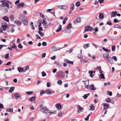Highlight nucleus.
<instances>
[{
    "mask_svg": "<svg viewBox=\"0 0 121 121\" xmlns=\"http://www.w3.org/2000/svg\"><path fill=\"white\" fill-rule=\"evenodd\" d=\"M60 6L61 7V8L63 9H67L68 8V6L65 5Z\"/></svg>",
    "mask_w": 121,
    "mask_h": 121,
    "instance_id": "nucleus-21",
    "label": "nucleus"
},
{
    "mask_svg": "<svg viewBox=\"0 0 121 121\" xmlns=\"http://www.w3.org/2000/svg\"><path fill=\"white\" fill-rule=\"evenodd\" d=\"M58 28L56 30V32H59L62 29V26L61 25H59Z\"/></svg>",
    "mask_w": 121,
    "mask_h": 121,
    "instance_id": "nucleus-16",
    "label": "nucleus"
},
{
    "mask_svg": "<svg viewBox=\"0 0 121 121\" xmlns=\"http://www.w3.org/2000/svg\"><path fill=\"white\" fill-rule=\"evenodd\" d=\"M107 61L109 63L112 64V63L113 61L112 58L108 57L107 59Z\"/></svg>",
    "mask_w": 121,
    "mask_h": 121,
    "instance_id": "nucleus-8",
    "label": "nucleus"
},
{
    "mask_svg": "<svg viewBox=\"0 0 121 121\" xmlns=\"http://www.w3.org/2000/svg\"><path fill=\"white\" fill-rule=\"evenodd\" d=\"M65 62L69 64V63L70 61L68 59H66L65 60Z\"/></svg>",
    "mask_w": 121,
    "mask_h": 121,
    "instance_id": "nucleus-63",
    "label": "nucleus"
},
{
    "mask_svg": "<svg viewBox=\"0 0 121 121\" xmlns=\"http://www.w3.org/2000/svg\"><path fill=\"white\" fill-rule=\"evenodd\" d=\"M70 10L72 11L73 10L74 8V5L73 4H71L70 6Z\"/></svg>",
    "mask_w": 121,
    "mask_h": 121,
    "instance_id": "nucleus-24",
    "label": "nucleus"
},
{
    "mask_svg": "<svg viewBox=\"0 0 121 121\" xmlns=\"http://www.w3.org/2000/svg\"><path fill=\"white\" fill-rule=\"evenodd\" d=\"M117 12L116 11H112V12H110V14L111 13V17H115L117 15Z\"/></svg>",
    "mask_w": 121,
    "mask_h": 121,
    "instance_id": "nucleus-12",
    "label": "nucleus"
},
{
    "mask_svg": "<svg viewBox=\"0 0 121 121\" xmlns=\"http://www.w3.org/2000/svg\"><path fill=\"white\" fill-rule=\"evenodd\" d=\"M3 18L4 20L6 21L7 22H9V19L7 16H4L3 17Z\"/></svg>",
    "mask_w": 121,
    "mask_h": 121,
    "instance_id": "nucleus-29",
    "label": "nucleus"
},
{
    "mask_svg": "<svg viewBox=\"0 0 121 121\" xmlns=\"http://www.w3.org/2000/svg\"><path fill=\"white\" fill-rule=\"evenodd\" d=\"M109 54L108 53H104L103 54V56L104 58L106 59L107 58L108 56H109Z\"/></svg>",
    "mask_w": 121,
    "mask_h": 121,
    "instance_id": "nucleus-13",
    "label": "nucleus"
},
{
    "mask_svg": "<svg viewBox=\"0 0 121 121\" xmlns=\"http://www.w3.org/2000/svg\"><path fill=\"white\" fill-rule=\"evenodd\" d=\"M107 94L108 95H109L110 96H112V92H111L109 91H107Z\"/></svg>",
    "mask_w": 121,
    "mask_h": 121,
    "instance_id": "nucleus-45",
    "label": "nucleus"
},
{
    "mask_svg": "<svg viewBox=\"0 0 121 121\" xmlns=\"http://www.w3.org/2000/svg\"><path fill=\"white\" fill-rule=\"evenodd\" d=\"M36 37L37 39H41L40 37L39 36V35L38 34H36Z\"/></svg>",
    "mask_w": 121,
    "mask_h": 121,
    "instance_id": "nucleus-56",
    "label": "nucleus"
},
{
    "mask_svg": "<svg viewBox=\"0 0 121 121\" xmlns=\"http://www.w3.org/2000/svg\"><path fill=\"white\" fill-rule=\"evenodd\" d=\"M83 82H84V85L85 86V88L87 89H89V81L88 80L86 81H83Z\"/></svg>",
    "mask_w": 121,
    "mask_h": 121,
    "instance_id": "nucleus-5",
    "label": "nucleus"
},
{
    "mask_svg": "<svg viewBox=\"0 0 121 121\" xmlns=\"http://www.w3.org/2000/svg\"><path fill=\"white\" fill-rule=\"evenodd\" d=\"M106 102L108 103H110L111 101V100L109 98H107L106 99Z\"/></svg>",
    "mask_w": 121,
    "mask_h": 121,
    "instance_id": "nucleus-34",
    "label": "nucleus"
},
{
    "mask_svg": "<svg viewBox=\"0 0 121 121\" xmlns=\"http://www.w3.org/2000/svg\"><path fill=\"white\" fill-rule=\"evenodd\" d=\"M76 21L77 23H80L81 22L80 18V17H78L76 19Z\"/></svg>",
    "mask_w": 121,
    "mask_h": 121,
    "instance_id": "nucleus-32",
    "label": "nucleus"
},
{
    "mask_svg": "<svg viewBox=\"0 0 121 121\" xmlns=\"http://www.w3.org/2000/svg\"><path fill=\"white\" fill-rule=\"evenodd\" d=\"M46 93L45 91H43L42 90L40 92V95H42L43 94H45Z\"/></svg>",
    "mask_w": 121,
    "mask_h": 121,
    "instance_id": "nucleus-42",
    "label": "nucleus"
},
{
    "mask_svg": "<svg viewBox=\"0 0 121 121\" xmlns=\"http://www.w3.org/2000/svg\"><path fill=\"white\" fill-rule=\"evenodd\" d=\"M56 106L57 108L59 110L61 108V105L59 104H56Z\"/></svg>",
    "mask_w": 121,
    "mask_h": 121,
    "instance_id": "nucleus-18",
    "label": "nucleus"
},
{
    "mask_svg": "<svg viewBox=\"0 0 121 121\" xmlns=\"http://www.w3.org/2000/svg\"><path fill=\"white\" fill-rule=\"evenodd\" d=\"M58 83L60 85H61L62 83V81L60 80H58Z\"/></svg>",
    "mask_w": 121,
    "mask_h": 121,
    "instance_id": "nucleus-52",
    "label": "nucleus"
},
{
    "mask_svg": "<svg viewBox=\"0 0 121 121\" xmlns=\"http://www.w3.org/2000/svg\"><path fill=\"white\" fill-rule=\"evenodd\" d=\"M57 71V69L56 68H55L53 70V73H54L56 72Z\"/></svg>",
    "mask_w": 121,
    "mask_h": 121,
    "instance_id": "nucleus-64",
    "label": "nucleus"
},
{
    "mask_svg": "<svg viewBox=\"0 0 121 121\" xmlns=\"http://www.w3.org/2000/svg\"><path fill=\"white\" fill-rule=\"evenodd\" d=\"M72 25L71 23H69V24L66 27V29H69L70 28H72Z\"/></svg>",
    "mask_w": 121,
    "mask_h": 121,
    "instance_id": "nucleus-25",
    "label": "nucleus"
},
{
    "mask_svg": "<svg viewBox=\"0 0 121 121\" xmlns=\"http://www.w3.org/2000/svg\"><path fill=\"white\" fill-rule=\"evenodd\" d=\"M39 31H41L43 30V28L41 27H39Z\"/></svg>",
    "mask_w": 121,
    "mask_h": 121,
    "instance_id": "nucleus-61",
    "label": "nucleus"
},
{
    "mask_svg": "<svg viewBox=\"0 0 121 121\" xmlns=\"http://www.w3.org/2000/svg\"><path fill=\"white\" fill-rule=\"evenodd\" d=\"M19 18L23 22V23H27L28 22L27 18L26 17L22 16L19 17Z\"/></svg>",
    "mask_w": 121,
    "mask_h": 121,
    "instance_id": "nucleus-4",
    "label": "nucleus"
},
{
    "mask_svg": "<svg viewBox=\"0 0 121 121\" xmlns=\"http://www.w3.org/2000/svg\"><path fill=\"white\" fill-rule=\"evenodd\" d=\"M29 69V67L28 66H26L25 68V70L23 71V72H25L27 70H28Z\"/></svg>",
    "mask_w": 121,
    "mask_h": 121,
    "instance_id": "nucleus-38",
    "label": "nucleus"
},
{
    "mask_svg": "<svg viewBox=\"0 0 121 121\" xmlns=\"http://www.w3.org/2000/svg\"><path fill=\"white\" fill-rule=\"evenodd\" d=\"M104 109L105 110L109 107V104L107 103H104L103 104Z\"/></svg>",
    "mask_w": 121,
    "mask_h": 121,
    "instance_id": "nucleus-10",
    "label": "nucleus"
},
{
    "mask_svg": "<svg viewBox=\"0 0 121 121\" xmlns=\"http://www.w3.org/2000/svg\"><path fill=\"white\" fill-rule=\"evenodd\" d=\"M68 18L65 17L63 20V23H66V21L67 20Z\"/></svg>",
    "mask_w": 121,
    "mask_h": 121,
    "instance_id": "nucleus-58",
    "label": "nucleus"
},
{
    "mask_svg": "<svg viewBox=\"0 0 121 121\" xmlns=\"http://www.w3.org/2000/svg\"><path fill=\"white\" fill-rule=\"evenodd\" d=\"M11 62L10 61H9L6 64H5V65H11Z\"/></svg>",
    "mask_w": 121,
    "mask_h": 121,
    "instance_id": "nucleus-62",
    "label": "nucleus"
},
{
    "mask_svg": "<svg viewBox=\"0 0 121 121\" xmlns=\"http://www.w3.org/2000/svg\"><path fill=\"white\" fill-rule=\"evenodd\" d=\"M9 53H7L4 56V58L5 59H7L9 57Z\"/></svg>",
    "mask_w": 121,
    "mask_h": 121,
    "instance_id": "nucleus-44",
    "label": "nucleus"
},
{
    "mask_svg": "<svg viewBox=\"0 0 121 121\" xmlns=\"http://www.w3.org/2000/svg\"><path fill=\"white\" fill-rule=\"evenodd\" d=\"M1 2H2V5H4V6H5L8 8L9 7V5L6 2L3 1H1Z\"/></svg>",
    "mask_w": 121,
    "mask_h": 121,
    "instance_id": "nucleus-7",
    "label": "nucleus"
},
{
    "mask_svg": "<svg viewBox=\"0 0 121 121\" xmlns=\"http://www.w3.org/2000/svg\"><path fill=\"white\" fill-rule=\"evenodd\" d=\"M92 27L88 26H86L85 27V30L87 31H91L92 30Z\"/></svg>",
    "mask_w": 121,
    "mask_h": 121,
    "instance_id": "nucleus-6",
    "label": "nucleus"
},
{
    "mask_svg": "<svg viewBox=\"0 0 121 121\" xmlns=\"http://www.w3.org/2000/svg\"><path fill=\"white\" fill-rule=\"evenodd\" d=\"M6 111L7 112H9L11 113H13V110L12 108L7 109H6Z\"/></svg>",
    "mask_w": 121,
    "mask_h": 121,
    "instance_id": "nucleus-23",
    "label": "nucleus"
},
{
    "mask_svg": "<svg viewBox=\"0 0 121 121\" xmlns=\"http://www.w3.org/2000/svg\"><path fill=\"white\" fill-rule=\"evenodd\" d=\"M56 74L57 76L61 78H63L65 76L64 73L61 71H60L57 72L56 73Z\"/></svg>",
    "mask_w": 121,
    "mask_h": 121,
    "instance_id": "nucleus-1",
    "label": "nucleus"
},
{
    "mask_svg": "<svg viewBox=\"0 0 121 121\" xmlns=\"http://www.w3.org/2000/svg\"><path fill=\"white\" fill-rule=\"evenodd\" d=\"M7 27L8 26L7 24L3 25L1 26V28L2 29V28L3 30L4 31H5L6 30V28H7Z\"/></svg>",
    "mask_w": 121,
    "mask_h": 121,
    "instance_id": "nucleus-11",
    "label": "nucleus"
},
{
    "mask_svg": "<svg viewBox=\"0 0 121 121\" xmlns=\"http://www.w3.org/2000/svg\"><path fill=\"white\" fill-rule=\"evenodd\" d=\"M112 57L113 59L115 61H116L117 60V58L116 57V56H113Z\"/></svg>",
    "mask_w": 121,
    "mask_h": 121,
    "instance_id": "nucleus-57",
    "label": "nucleus"
},
{
    "mask_svg": "<svg viewBox=\"0 0 121 121\" xmlns=\"http://www.w3.org/2000/svg\"><path fill=\"white\" fill-rule=\"evenodd\" d=\"M75 5L77 7H79L80 5V3L79 1H77Z\"/></svg>",
    "mask_w": 121,
    "mask_h": 121,
    "instance_id": "nucleus-39",
    "label": "nucleus"
},
{
    "mask_svg": "<svg viewBox=\"0 0 121 121\" xmlns=\"http://www.w3.org/2000/svg\"><path fill=\"white\" fill-rule=\"evenodd\" d=\"M100 77L102 79H104L105 78L104 75L103 74H100Z\"/></svg>",
    "mask_w": 121,
    "mask_h": 121,
    "instance_id": "nucleus-54",
    "label": "nucleus"
},
{
    "mask_svg": "<svg viewBox=\"0 0 121 121\" xmlns=\"http://www.w3.org/2000/svg\"><path fill=\"white\" fill-rule=\"evenodd\" d=\"M90 110H94L95 109V106L91 104L90 105Z\"/></svg>",
    "mask_w": 121,
    "mask_h": 121,
    "instance_id": "nucleus-20",
    "label": "nucleus"
},
{
    "mask_svg": "<svg viewBox=\"0 0 121 121\" xmlns=\"http://www.w3.org/2000/svg\"><path fill=\"white\" fill-rule=\"evenodd\" d=\"M24 5V3L23 2L20 3L17 5V7L18 8H19L23 7Z\"/></svg>",
    "mask_w": 121,
    "mask_h": 121,
    "instance_id": "nucleus-9",
    "label": "nucleus"
},
{
    "mask_svg": "<svg viewBox=\"0 0 121 121\" xmlns=\"http://www.w3.org/2000/svg\"><path fill=\"white\" fill-rule=\"evenodd\" d=\"M17 69L19 73H21L22 71L23 72L24 71L23 68L20 67H18Z\"/></svg>",
    "mask_w": 121,
    "mask_h": 121,
    "instance_id": "nucleus-15",
    "label": "nucleus"
},
{
    "mask_svg": "<svg viewBox=\"0 0 121 121\" xmlns=\"http://www.w3.org/2000/svg\"><path fill=\"white\" fill-rule=\"evenodd\" d=\"M45 93L48 95H50L51 94V91L50 89H48L47 90L45 91Z\"/></svg>",
    "mask_w": 121,
    "mask_h": 121,
    "instance_id": "nucleus-22",
    "label": "nucleus"
},
{
    "mask_svg": "<svg viewBox=\"0 0 121 121\" xmlns=\"http://www.w3.org/2000/svg\"><path fill=\"white\" fill-rule=\"evenodd\" d=\"M89 89H91V90H95L96 89V88H95L93 84L89 86Z\"/></svg>",
    "mask_w": 121,
    "mask_h": 121,
    "instance_id": "nucleus-14",
    "label": "nucleus"
},
{
    "mask_svg": "<svg viewBox=\"0 0 121 121\" xmlns=\"http://www.w3.org/2000/svg\"><path fill=\"white\" fill-rule=\"evenodd\" d=\"M35 96H33L29 99V100L31 101H33L35 99Z\"/></svg>",
    "mask_w": 121,
    "mask_h": 121,
    "instance_id": "nucleus-27",
    "label": "nucleus"
},
{
    "mask_svg": "<svg viewBox=\"0 0 121 121\" xmlns=\"http://www.w3.org/2000/svg\"><path fill=\"white\" fill-rule=\"evenodd\" d=\"M89 46V43H88L86 44H85L83 46L84 48H85L86 49Z\"/></svg>",
    "mask_w": 121,
    "mask_h": 121,
    "instance_id": "nucleus-35",
    "label": "nucleus"
},
{
    "mask_svg": "<svg viewBox=\"0 0 121 121\" xmlns=\"http://www.w3.org/2000/svg\"><path fill=\"white\" fill-rule=\"evenodd\" d=\"M10 18L11 20L12 21H14V18L13 15H10Z\"/></svg>",
    "mask_w": 121,
    "mask_h": 121,
    "instance_id": "nucleus-43",
    "label": "nucleus"
},
{
    "mask_svg": "<svg viewBox=\"0 0 121 121\" xmlns=\"http://www.w3.org/2000/svg\"><path fill=\"white\" fill-rule=\"evenodd\" d=\"M38 33L41 36L43 37V36L44 35V34L41 32L40 31H39Z\"/></svg>",
    "mask_w": 121,
    "mask_h": 121,
    "instance_id": "nucleus-41",
    "label": "nucleus"
},
{
    "mask_svg": "<svg viewBox=\"0 0 121 121\" xmlns=\"http://www.w3.org/2000/svg\"><path fill=\"white\" fill-rule=\"evenodd\" d=\"M13 45L11 47L14 48L16 49V50H17L16 48H17V47L15 45L14 43H13Z\"/></svg>",
    "mask_w": 121,
    "mask_h": 121,
    "instance_id": "nucleus-48",
    "label": "nucleus"
},
{
    "mask_svg": "<svg viewBox=\"0 0 121 121\" xmlns=\"http://www.w3.org/2000/svg\"><path fill=\"white\" fill-rule=\"evenodd\" d=\"M40 16L42 18L44 19H46L45 16L42 13H40Z\"/></svg>",
    "mask_w": 121,
    "mask_h": 121,
    "instance_id": "nucleus-33",
    "label": "nucleus"
},
{
    "mask_svg": "<svg viewBox=\"0 0 121 121\" xmlns=\"http://www.w3.org/2000/svg\"><path fill=\"white\" fill-rule=\"evenodd\" d=\"M77 112L79 113L83 111L84 109L82 107L79 105H77Z\"/></svg>",
    "mask_w": 121,
    "mask_h": 121,
    "instance_id": "nucleus-2",
    "label": "nucleus"
},
{
    "mask_svg": "<svg viewBox=\"0 0 121 121\" xmlns=\"http://www.w3.org/2000/svg\"><path fill=\"white\" fill-rule=\"evenodd\" d=\"M93 30L95 32H98V29L97 27H96L93 29Z\"/></svg>",
    "mask_w": 121,
    "mask_h": 121,
    "instance_id": "nucleus-53",
    "label": "nucleus"
},
{
    "mask_svg": "<svg viewBox=\"0 0 121 121\" xmlns=\"http://www.w3.org/2000/svg\"><path fill=\"white\" fill-rule=\"evenodd\" d=\"M54 64L56 65H60V63L57 61H55L54 62Z\"/></svg>",
    "mask_w": 121,
    "mask_h": 121,
    "instance_id": "nucleus-40",
    "label": "nucleus"
},
{
    "mask_svg": "<svg viewBox=\"0 0 121 121\" xmlns=\"http://www.w3.org/2000/svg\"><path fill=\"white\" fill-rule=\"evenodd\" d=\"M33 91H27L26 92V93L28 95H30L32 94L33 93Z\"/></svg>",
    "mask_w": 121,
    "mask_h": 121,
    "instance_id": "nucleus-37",
    "label": "nucleus"
},
{
    "mask_svg": "<svg viewBox=\"0 0 121 121\" xmlns=\"http://www.w3.org/2000/svg\"><path fill=\"white\" fill-rule=\"evenodd\" d=\"M115 45H113L112 47V50L113 51H115Z\"/></svg>",
    "mask_w": 121,
    "mask_h": 121,
    "instance_id": "nucleus-49",
    "label": "nucleus"
},
{
    "mask_svg": "<svg viewBox=\"0 0 121 121\" xmlns=\"http://www.w3.org/2000/svg\"><path fill=\"white\" fill-rule=\"evenodd\" d=\"M46 113V114L48 116L50 115V112L49 110H48L47 108V109L46 110H45L44 112Z\"/></svg>",
    "mask_w": 121,
    "mask_h": 121,
    "instance_id": "nucleus-17",
    "label": "nucleus"
},
{
    "mask_svg": "<svg viewBox=\"0 0 121 121\" xmlns=\"http://www.w3.org/2000/svg\"><path fill=\"white\" fill-rule=\"evenodd\" d=\"M18 47L20 48H23L22 45L20 43L19 44L18 46Z\"/></svg>",
    "mask_w": 121,
    "mask_h": 121,
    "instance_id": "nucleus-55",
    "label": "nucleus"
},
{
    "mask_svg": "<svg viewBox=\"0 0 121 121\" xmlns=\"http://www.w3.org/2000/svg\"><path fill=\"white\" fill-rule=\"evenodd\" d=\"M30 25L31 26V28L33 30H34L35 29V27L34 26V25H33V23H31L30 24Z\"/></svg>",
    "mask_w": 121,
    "mask_h": 121,
    "instance_id": "nucleus-46",
    "label": "nucleus"
},
{
    "mask_svg": "<svg viewBox=\"0 0 121 121\" xmlns=\"http://www.w3.org/2000/svg\"><path fill=\"white\" fill-rule=\"evenodd\" d=\"M99 17L101 19H102L104 17V15L102 13H100L99 14Z\"/></svg>",
    "mask_w": 121,
    "mask_h": 121,
    "instance_id": "nucleus-31",
    "label": "nucleus"
},
{
    "mask_svg": "<svg viewBox=\"0 0 121 121\" xmlns=\"http://www.w3.org/2000/svg\"><path fill=\"white\" fill-rule=\"evenodd\" d=\"M39 107L40 110L44 112V111L46 110L47 108L45 106H43L42 104H41L39 105Z\"/></svg>",
    "mask_w": 121,
    "mask_h": 121,
    "instance_id": "nucleus-3",
    "label": "nucleus"
},
{
    "mask_svg": "<svg viewBox=\"0 0 121 121\" xmlns=\"http://www.w3.org/2000/svg\"><path fill=\"white\" fill-rule=\"evenodd\" d=\"M47 86L48 87H49L51 85L50 83L49 82H48L47 83Z\"/></svg>",
    "mask_w": 121,
    "mask_h": 121,
    "instance_id": "nucleus-60",
    "label": "nucleus"
},
{
    "mask_svg": "<svg viewBox=\"0 0 121 121\" xmlns=\"http://www.w3.org/2000/svg\"><path fill=\"white\" fill-rule=\"evenodd\" d=\"M39 23H46V21L45 20L40 19L38 21Z\"/></svg>",
    "mask_w": 121,
    "mask_h": 121,
    "instance_id": "nucleus-28",
    "label": "nucleus"
},
{
    "mask_svg": "<svg viewBox=\"0 0 121 121\" xmlns=\"http://www.w3.org/2000/svg\"><path fill=\"white\" fill-rule=\"evenodd\" d=\"M62 115V112L60 111L58 114V116L59 117H60Z\"/></svg>",
    "mask_w": 121,
    "mask_h": 121,
    "instance_id": "nucleus-51",
    "label": "nucleus"
},
{
    "mask_svg": "<svg viewBox=\"0 0 121 121\" xmlns=\"http://www.w3.org/2000/svg\"><path fill=\"white\" fill-rule=\"evenodd\" d=\"M43 25L44 26V28H47L48 26L50 25V23H42Z\"/></svg>",
    "mask_w": 121,
    "mask_h": 121,
    "instance_id": "nucleus-19",
    "label": "nucleus"
},
{
    "mask_svg": "<svg viewBox=\"0 0 121 121\" xmlns=\"http://www.w3.org/2000/svg\"><path fill=\"white\" fill-rule=\"evenodd\" d=\"M90 95V94L89 93H88L87 94H85L84 96H83V97L84 99H86L87 97Z\"/></svg>",
    "mask_w": 121,
    "mask_h": 121,
    "instance_id": "nucleus-30",
    "label": "nucleus"
},
{
    "mask_svg": "<svg viewBox=\"0 0 121 121\" xmlns=\"http://www.w3.org/2000/svg\"><path fill=\"white\" fill-rule=\"evenodd\" d=\"M14 96L15 98H19L20 97V95L18 93H16L15 94Z\"/></svg>",
    "mask_w": 121,
    "mask_h": 121,
    "instance_id": "nucleus-36",
    "label": "nucleus"
},
{
    "mask_svg": "<svg viewBox=\"0 0 121 121\" xmlns=\"http://www.w3.org/2000/svg\"><path fill=\"white\" fill-rule=\"evenodd\" d=\"M102 49L104 51H107L108 52H109V50L108 49H106L105 47H104L102 48Z\"/></svg>",
    "mask_w": 121,
    "mask_h": 121,
    "instance_id": "nucleus-50",
    "label": "nucleus"
},
{
    "mask_svg": "<svg viewBox=\"0 0 121 121\" xmlns=\"http://www.w3.org/2000/svg\"><path fill=\"white\" fill-rule=\"evenodd\" d=\"M15 89V87H11L10 88V89L9 91V93H11Z\"/></svg>",
    "mask_w": 121,
    "mask_h": 121,
    "instance_id": "nucleus-26",
    "label": "nucleus"
},
{
    "mask_svg": "<svg viewBox=\"0 0 121 121\" xmlns=\"http://www.w3.org/2000/svg\"><path fill=\"white\" fill-rule=\"evenodd\" d=\"M42 45L43 46H46L47 45V43L46 42H43L42 43Z\"/></svg>",
    "mask_w": 121,
    "mask_h": 121,
    "instance_id": "nucleus-59",
    "label": "nucleus"
},
{
    "mask_svg": "<svg viewBox=\"0 0 121 121\" xmlns=\"http://www.w3.org/2000/svg\"><path fill=\"white\" fill-rule=\"evenodd\" d=\"M41 73L42 74V76H43L44 77L46 75V74L44 71L42 72Z\"/></svg>",
    "mask_w": 121,
    "mask_h": 121,
    "instance_id": "nucleus-47",
    "label": "nucleus"
}]
</instances>
